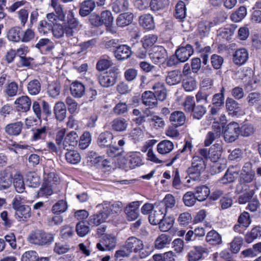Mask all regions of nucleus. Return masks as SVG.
<instances>
[{"instance_id":"1","label":"nucleus","mask_w":261,"mask_h":261,"mask_svg":"<svg viewBox=\"0 0 261 261\" xmlns=\"http://www.w3.org/2000/svg\"><path fill=\"white\" fill-rule=\"evenodd\" d=\"M124 248L129 250L130 253H138L141 258H146L153 251L152 247L149 245L144 246L142 240L135 237H130L126 240Z\"/></svg>"},{"instance_id":"2","label":"nucleus","mask_w":261,"mask_h":261,"mask_svg":"<svg viewBox=\"0 0 261 261\" xmlns=\"http://www.w3.org/2000/svg\"><path fill=\"white\" fill-rule=\"evenodd\" d=\"M20 196L16 195L12 201V207L15 210V217L19 221L26 220L31 216V208L28 205L22 204V200Z\"/></svg>"},{"instance_id":"3","label":"nucleus","mask_w":261,"mask_h":261,"mask_svg":"<svg viewBox=\"0 0 261 261\" xmlns=\"http://www.w3.org/2000/svg\"><path fill=\"white\" fill-rule=\"evenodd\" d=\"M206 164L204 160L198 155L194 156L191 162V166L187 172L191 179L196 180L199 179L201 174L205 169Z\"/></svg>"},{"instance_id":"4","label":"nucleus","mask_w":261,"mask_h":261,"mask_svg":"<svg viewBox=\"0 0 261 261\" xmlns=\"http://www.w3.org/2000/svg\"><path fill=\"white\" fill-rule=\"evenodd\" d=\"M54 237L50 233H46L40 230L32 233L29 237V241L31 243L42 245L53 242Z\"/></svg>"},{"instance_id":"5","label":"nucleus","mask_w":261,"mask_h":261,"mask_svg":"<svg viewBox=\"0 0 261 261\" xmlns=\"http://www.w3.org/2000/svg\"><path fill=\"white\" fill-rule=\"evenodd\" d=\"M240 134V127L239 124L235 122L229 123L224 131V138L228 142H233L239 137Z\"/></svg>"},{"instance_id":"6","label":"nucleus","mask_w":261,"mask_h":261,"mask_svg":"<svg viewBox=\"0 0 261 261\" xmlns=\"http://www.w3.org/2000/svg\"><path fill=\"white\" fill-rule=\"evenodd\" d=\"M149 57L154 64H162L166 60L167 57V50L162 46H154L149 53Z\"/></svg>"},{"instance_id":"7","label":"nucleus","mask_w":261,"mask_h":261,"mask_svg":"<svg viewBox=\"0 0 261 261\" xmlns=\"http://www.w3.org/2000/svg\"><path fill=\"white\" fill-rule=\"evenodd\" d=\"M79 26L81 25H80L79 20L74 17L73 12L69 11L67 16V23L65 25L66 36L73 37L74 33L79 31Z\"/></svg>"},{"instance_id":"8","label":"nucleus","mask_w":261,"mask_h":261,"mask_svg":"<svg viewBox=\"0 0 261 261\" xmlns=\"http://www.w3.org/2000/svg\"><path fill=\"white\" fill-rule=\"evenodd\" d=\"M252 168V164L250 162L244 165L240 175L239 181L241 184H248L253 181L255 174Z\"/></svg>"},{"instance_id":"9","label":"nucleus","mask_w":261,"mask_h":261,"mask_svg":"<svg viewBox=\"0 0 261 261\" xmlns=\"http://www.w3.org/2000/svg\"><path fill=\"white\" fill-rule=\"evenodd\" d=\"M117 75L112 70L99 76V84L103 87H109L114 85L116 81Z\"/></svg>"},{"instance_id":"10","label":"nucleus","mask_w":261,"mask_h":261,"mask_svg":"<svg viewBox=\"0 0 261 261\" xmlns=\"http://www.w3.org/2000/svg\"><path fill=\"white\" fill-rule=\"evenodd\" d=\"M166 215V213L155 202V208L150 212L149 215V221L152 225H156L161 221Z\"/></svg>"},{"instance_id":"11","label":"nucleus","mask_w":261,"mask_h":261,"mask_svg":"<svg viewBox=\"0 0 261 261\" xmlns=\"http://www.w3.org/2000/svg\"><path fill=\"white\" fill-rule=\"evenodd\" d=\"M13 176L9 170L5 169L0 171V191L8 189L12 185Z\"/></svg>"},{"instance_id":"12","label":"nucleus","mask_w":261,"mask_h":261,"mask_svg":"<svg viewBox=\"0 0 261 261\" xmlns=\"http://www.w3.org/2000/svg\"><path fill=\"white\" fill-rule=\"evenodd\" d=\"M116 238L111 235H106L102 241L96 245V247L100 251L111 250L116 246Z\"/></svg>"},{"instance_id":"13","label":"nucleus","mask_w":261,"mask_h":261,"mask_svg":"<svg viewBox=\"0 0 261 261\" xmlns=\"http://www.w3.org/2000/svg\"><path fill=\"white\" fill-rule=\"evenodd\" d=\"M194 50L192 46L187 44L186 46L179 47L176 50L175 55L177 56L180 62L187 61L193 54Z\"/></svg>"},{"instance_id":"14","label":"nucleus","mask_w":261,"mask_h":261,"mask_svg":"<svg viewBox=\"0 0 261 261\" xmlns=\"http://www.w3.org/2000/svg\"><path fill=\"white\" fill-rule=\"evenodd\" d=\"M79 141V136L74 131L68 133L63 142V147L64 149L69 150L77 145Z\"/></svg>"},{"instance_id":"15","label":"nucleus","mask_w":261,"mask_h":261,"mask_svg":"<svg viewBox=\"0 0 261 261\" xmlns=\"http://www.w3.org/2000/svg\"><path fill=\"white\" fill-rule=\"evenodd\" d=\"M208 252V249L205 246H194L188 253V259L189 261H197L202 257L203 254H207Z\"/></svg>"},{"instance_id":"16","label":"nucleus","mask_w":261,"mask_h":261,"mask_svg":"<svg viewBox=\"0 0 261 261\" xmlns=\"http://www.w3.org/2000/svg\"><path fill=\"white\" fill-rule=\"evenodd\" d=\"M140 202L138 201L130 203L124 209V212L129 221H133L136 219L139 215V207Z\"/></svg>"},{"instance_id":"17","label":"nucleus","mask_w":261,"mask_h":261,"mask_svg":"<svg viewBox=\"0 0 261 261\" xmlns=\"http://www.w3.org/2000/svg\"><path fill=\"white\" fill-rule=\"evenodd\" d=\"M101 205L104 211L108 213V216L110 214L115 215L120 213L123 207L122 203L119 201L114 202L105 201Z\"/></svg>"},{"instance_id":"18","label":"nucleus","mask_w":261,"mask_h":261,"mask_svg":"<svg viewBox=\"0 0 261 261\" xmlns=\"http://www.w3.org/2000/svg\"><path fill=\"white\" fill-rule=\"evenodd\" d=\"M239 172L240 168L238 167L230 166L220 181L223 184L232 182L238 177Z\"/></svg>"},{"instance_id":"19","label":"nucleus","mask_w":261,"mask_h":261,"mask_svg":"<svg viewBox=\"0 0 261 261\" xmlns=\"http://www.w3.org/2000/svg\"><path fill=\"white\" fill-rule=\"evenodd\" d=\"M221 134V127L218 123H215L212 126V130L208 132L206 134L204 140V145L205 146H210L214 141L220 137Z\"/></svg>"},{"instance_id":"20","label":"nucleus","mask_w":261,"mask_h":261,"mask_svg":"<svg viewBox=\"0 0 261 261\" xmlns=\"http://www.w3.org/2000/svg\"><path fill=\"white\" fill-rule=\"evenodd\" d=\"M156 203L167 214L169 210L172 209L175 205L176 200L174 196L168 194L163 200L156 202Z\"/></svg>"},{"instance_id":"21","label":"nucleus","mask_w":261,"mask_h":261,"mask_svg":"<svg viewBox=\"0 0 261 261\" xmlns=\"http://www.w3.org/2000/svg\"><path fill=\"white\" fill-rule=\"evenodd\" d=\"M142 103L150 109H153L158 106V102L153 92L150 91H145L142 95Z\"/></svg>"},{"instance_id":"22","label":"nucleus","mask_w":261,"mask_h":261,"mask_svg":"<svg viewBox=\"0 0 261 261\" xmlns=\"http://www.w3.org/2000/svg\"><path fill=\"white\" fill-rule=\"evenodd\" d=\"M31 103V100L28 96H21L15 101L17 110L22 112H28L30 109Z\"/></svg>"},{"instance_id":"23","label":"nucleus","mask_w":261,"mask_h":261,"mask_svg":"<svg viewBox=\"0 0 261 261\" xmlns=\"http://www.w3.org/2000/svg\"><path fill=\"white\" fill-rule=\"evenodd\" d=\"M132 51L130 47L127 45H121L117 47L114 51L115 57L119 60H124L128 59L132 55Z\"/></svg>"},{"instance_id":"24","label":"nucleus","mask_w":261,"mask_h":261,"mask_svg":"<svg viewBox=\"0 0 261 261\" xmlns=\"http://www.w3.org/2000/svg\"><path fill=\"white\" fill-rule=\"evenodd\" d=\"M249 57L247 50L244 48L237 49L233 55V61L235 64L242 65L245 64Z\"/></svg>"},{"instance_id":"25","label":"nucleus","mask_w":261,"mask_h":261,"mask_svg":"<svg viewBox=\"0 0 261 261\" xmlns=\"http://www.w3.org/2000/svg\"><path fill=\"white\" fill-rule=\"evenodd\" d=\"M95 8V3L93 0H85L80 5L79 14L82 17L89 15Z\"/></svg>"},{"instance_id":"26","label":"nucleus","mask_w":261,"mask_h":261,"mask_svg":"<svg viewBox=\"0 0 261 261\" xmlns=\"http://www.w3.org/2000/svg\"><path fill=\"white\" fill-rule=\"evenodd\" d=\"M113 138V135L111 132L106 131L99 135L97 144L101 147H109L112 143Z\"/></svg>"},{"instance_id":"27","label":"nucleus","mask_w":261,"mask_h":261,"mask_svg":"<svg viewBox=\"0 0 261 261\" xmlns=\"http://www.w3.org/2000/svg\"><path fill=\"white\" fill-rule=\"evenodd\" d=\"M153 92L156 100L164 101L167 98V90L164 86V85L161 83H155L152 87Z\"/></svg>"},{"instance_id":"28","label":"nucleus","mask_w":261,"mask_h":261,"mask_svg":"<svg viewBox=\"0 0 261 261\" xmlns=\"http://www.w3.org/2000/svg\"><path fill=\"white\" fill-rule=\"evenodd\" d=\"M23 123L21 121H17L7 124L5 127V132L11 136L19 135L22 130Z\"/></svg>"},{"instance_id":"29","label":"nucleus","mask_w":261,"mask_h":261,"mask_svg":"<svg viewBox=\"0 0 261 261\" xmlns=\"http://www.w3.org/2000/svg\"><path fill=\"white\" fill-rule=\"evenodd\" d=\"M250 186L247 185H244L242 187V192L243 194L239 196L238 202L239 204H245L248 202L253 196L254 191L249 189Z\"/></svg>"},{"instance_id":"30","label":"nucleus","mask_w":261,"mask_h":261,"mask_svg":"<svg viewBox=\"0 0 261 261\" xmlns=\"http://www.w3.org/2000/svg\"><path fill=\"white\" fill-rule=\"evenodd\" d=\"M169 120L173 125L180 126L184 124L186 116L181 111H175L171 114Z\"/></svg>"},{"instance_id":"31","label":"nucleus","mask_w":261,"mask_h":261,"mask_svg":"<svg viewBox=\"0 0 261 261\" xmlns=\"http://www.w3.org/2000/svg\"><path fill=\"white\" fill-rule=\"evenodd\" d=\"M111 124L112 128L117 132L125 131L128 125L127 121L123 118H115Z\"/></svg>"},{"instance_id":"32","label":"nucleus","mask_w":261,"mask_h":261,"mask_svg":"<svg viewBox=\"0 0 261 261\" xmlns=\"http://www.w3.org/2000/svg\"><path fill=\"white\" fill-rule=\"evenodd\" d=\"M222 150L221 144L216 143L210 148L209 159L213 162H216L220 159Z\"/></svg>"},{"instance_id":"33","label":"nucleus","mask_w":261,"mask_h":261,"mask_svg":"<svg viewBox=\"0 0 261 261\" xmlns=\"http://www.w3.org/2000/svg\"><path fill=\"white\" fill-rule=\"evenodd\" d=\"M129 167L135 168L143 164L142 155L140 152H130L127 155Z\"/></svg>"},{"instance_id":"34","label":"nucleus","mask_w":261,"mask_h":261,"mask_svg":"<svg viewBox=\"0 0 261 261\" xmlns=\"http://www.w3.org/2000/svg\"><path fill=\"white\" fill-rule=\"evenodd\" d=\"M70 89L71 94L75 97H82L85 93V86L79 82H73Z\"/></svg>"},{"instance_id":"35","label":"nucleus","mask_w":261,"mask_h":261,"mask_svg":"<svg viewBox=\"0 0 261 261\" xmlns=\"http://www.w3.org/2000/svg\"><path fill=\"white\" fill-rule=\"evenodd\" d=\"M181 77L180 72L178 70H174L169 72L166 78V83L169 85H175L180 82Z\"/></svg>"},{"instance_id":"36","label":"nucleus","mask_w":261,"mask_h":261,"mask_svg":"<svg viewBox=\"0 0 261 261\" xmlns=\"http://www.w3.org/2000/svg\"><path fill=\"white\" fill-rule=\"evenodd\" d=\"M21 29L19 27H14L10 29L7 33L8 39L12 42L21 41Z\"/></svg>"},{"instance_id":"37","label":"nucleus","mask_w":261,"mask_h":261,"mask_svg":"<svg viewBox=\"0 0 261 261\" xmlns=\"http://www.w3.org/2000/svg\"><path fill=\"white\" fill-rule=\"evenodd\" d=\"M134 18L132 13H123L119 15L117 19V24L120 27H124L132 23Z\"/></svg>"},{"instance_id":"38","label":"nucleus","mask_w":261,"mask_h":261,"mask_svg":"<svg viewBox=\"0 0 261 261\" xmlns=\"http://www.w3.org/2000/svg\"><path fill=\"white\" fill-rule=\"evenodd\" d=\"M205 240L211 245H220L222 242L221 235L214 230H212L207 233Z\"/></svg>"},{"instance_id":"39","label":"nucleus","mask_w":261,"mask_h":261,"mask_svg":"<svg viewBox=\"0 0 261 261\" xmlns=\"http://www.w3.org/2000/svg\"><path fill=\"white\" fill-rule=\"evenodd\" d=\"M13 186L15 191L19 193H22L25 191V186L22 175L18 172L16 173L13 176Z\"/></svg>"},{"instance_id":"40","label":"nucleus","mask_w":261,"mask_h":261,"mask_svg":"<svg viewBox=\"0 0 261 261\" xmlns=\"http://www.w3.org/2000/svg\"><path fill=\"white\" fill-rule=\"evenodd\" d=\"M174 148L173 143L169 140H165L160 142L157 146L159 153L165 154L170 152Z\"/></svg>"},{"instance_id":"41","label":"nucleus","mask_w":261,"mask_h":261,"mask_svg":"<svg viewBox=\"0 0 261 261\" xmlns=\"http://www.w3.org/2000/svg\"><path fill=\"white\" fill-rule=\"evenodd\" d=\"M54 113L58 120H63L66 115V108L65 104L61 101L57 102L54 107Z\"/></svg>"},{"instance_id":"42","label":"nucleus","mask_w":261,"mask_h":261,"mask_svg":"<svg viewBox=\"0 0 261 261\" xmlns=\"http://www.w3.org/2000/svg\"><path fill=\"white\" fill-rule=\"evenodd\" d=\"M139 23L146 29L151 30L154 28L153 18L149 14L141 16L139 18Z\"/></svg>"},{"instance_id":"43","label":"nucleus","mask_w":261,"mask_h":261,"mask_svg":"<svg viewBox=\"0 0 261 261\" xmlns=\"http://www.w3.org/2000/svg\"><path fill=\"white\" fill-rule=\"evenodd\" d=\"M129 6L128 0H116L112 4L113 10L116 13L126 11Z\"/></svg>"},{"instance_id":"44","label":"nucleus","mask_w":261,"mask_h":261,"mask_svg":"<svg viewBox=\"0 0 261 261\" xmlns=\"http://www.w3.org/2000/svg\"><path fill=\"white\" fill-rule=\"evenodd\" d=\"M171 239L166 234L160 235L155 240L154 246L156 249H162L170 244Z\"/></svg>"},{"instance_id":"45","label":"nucleus","mask_w":261,"mask_h":261,"mask_svg":"<svg viewBox=\"0 0 261 261\" xmlns=\"http://www.w3.org/2000/svg\"><path fill=\"white\" fill-rule=\"evenodd\" d=\"M197 200L199 201H204L208 196L210 191L208 188L205 186H202L195 188L194 193Z\"/></svg>"},{"instance_id":"46","label":"nucleus","mask_w":261,"mask_h":261,"mask_svg":"<svg viewBox=\"0 0 261 261\" xmlns=\"http://www.w3.org/2000/svg\"><path fill=\"white\" fill-rule=\"evenodd\" d=\"M261 237V227L257 226L252 229L250 232L245 235V240L248 243H251L255 239Z\"/></svg>"},{"instance_id":"47","label":"nucleus","mask_w":261,"mask_h":261,"mask_svg":"<svg viewBox=\"0 0 261 261\" xmlns=\"http://www.w3.org/2000/svg\"><path fill=\"white\" fill-rule=\"evenodd\" d=\"M35 47L41 50L45 48V51H50L54 48V45L50 39L42 38L36 44Z\"/></svg>"},{"instance_id":"48","label":"nucleus","mask_w":261,"mask_h":261,"mask_svg":"<svg viewBox=\"0 0 261 261\" xmlns=\"http://www.w3.org/2000/svg\"><path fill=\"white\" fill-rule=\"evenodd\" d=\"M29 93L31 95H36L41 90V84L37 80H33L29 82L27 85Z\"/></svg>"},{"instance_id":"49","label":"nucleus","mask_w":261,"mask_h":261,"mask_svg":"<svg viewBox=\"0 0 261 261\" xmlns=\"http://www.w3.org/2000/svg\"><path fill=\"white\" fill-rule=\"evenodd\" d=\"M67 161L72 164H76L79 163L81 160L80 153L75 150L70 149L65 154Z\"/></svg>"},{"instance_id":"50","label":"nucleus","mask_w":261,"mask_h":261,"mask_svg":"<svg viewBox=\"0 0 261 261\" xmlns=\"http://www.w3.org/2000/svg\"><path fill=\"white\" fill-rule=\"evenodd\" d=\"M225 105L227 110L230 114L236 113L240 111L239 103L231 98H227Z\"/></svg>"},{"instance_id":"51","label":"nucleus","mask_w":261,"mask_h":261,"mask_svg":"<svg viewBox=\"0 0 261 261\" xmlns=\"http://www.w3.org/2000/svg\"><path fill=\"white\" fill-rule=\"evenodd\" d=\"M108 213H107L104 210L101 212L93 215L90 219V222L96 225H98L100 223L104 222L108 218Z\"/></svg>"},{"instance_id":"52","label":"nucleus","mask_w":261,"mask_h":261,"mask_svg":"<svg viewBox=\"0 0 261 261\" xmlns=\"http://www.w3.org/2000/svg\"><path fill=\"white\" fill-rule=\"evenodd\" d=\"M169 4V0H151L150 7L152 11H156L164 9Z\"/></svg>"},{"instance_id":"53","label":"nucleus","mask_w":261,"mask_h":261,"mask_svg":"<svg viewBox=\"0 0 261 261\" xmlns=\"http://www.w3.org/2000/svg\"><path fill=\"white\" fill-rule=\"evenodd\" d=\"M101 20L102 24H105L107 28L111 27L113 24L114 18L110 11L106 10L101 13Z\"/></svg>"},{"instance_id":"54","label":"nucleus","mask_w":261,"mask_h":261,"mask_svg":"<svg viewBox=\"0 0 261 261\" xmlns=\"http://www.w3.org/2000/svg\"><path fill=\"white\" fill-rule=\"evenodd\" d=\"M27 182L29 187L36 188L40 185V177L36 173L30 172L27 176Z\"/></svg>"},{"instance_id":"55","label":"nucleus","mask_w":261,"mask_h":261,"mask_svg":"<svg viewBox=\"0 0 261 261\" xmlns=\"http://www.w3.org/2000/svg\"><path fill=\"white\" fill-rule=\"evenodd\" d=\"M197 200L195 193L192 191H188L182 197V201L185 205L187 206H192L195 204Z\"/></svg>"},{"instance_id":"56","label":"nucleus","mask_w":261,"mask_h":261,"mask_svg":"<svg viewBox=\"0 0 261 261\" xmlns=\"http://www.w3.org/2000/svg\"><path fill=\"white\" fill-rule=\"evenodd\" d=\"M53 29L51 23H49L46 20H42L39 22L37 30L40 34H47Z\"/></svg>"},{"instance_id":"57","label":"nucleus","mask_w":261,"mask_h":261,"mask_svg":"<svg viewBox=\"0 0 261 261\" xmlns=\"http://www.w3.org/2000/svg\"><path fill=\"white\" fill-rule=\"evenodd\" d=\"M158 37L155 35L149 34L145 36L141 40L144 49L152 46L157 41Z\"/></svg>"},{"instance_id":"58","label":"nucleus","mask_w":261,"mask_h":261,"mask_svg":"<svg viewBox=\"0 0 261 261\" xmlns=\"http://www.w3.org/2000/svg\"><path fill=\"white\" fill-rule=\"evenodd\" d=\"M211 94L208 90L201 89L196 95V101L199 103H208V97Z\"/></svg>"},{"instance_id":"59","label":"nucleus","mask_w":261,"mask_h":261,"mask_svg":"<svg viewBox=\"0 0 261 261\" xmlns=\"http://www.w3.org/2000/svg\"><path fill=\"white\" fill-rule=\"evenodd\" d=\"M174 220L170 217L164 218L160 222L159 227L161 231L166 232L170 230L173 226Z\"/></svg>"},{"instance_id":"60","label":"nucleus","mask_w":261,"mask_h":261,"mask_svg":"<svg viewBox=\"0 0 261 261\" xmlns=\"http://www.w3.org/2000/svg\"><path fill=\"white\" fill-rule=\"evenodd\" d=\"M225 161L220 160L216 162H213L211 167V172L212 174H218L226 168Z\"/></svg>"},{"instance_id":"61","label":"nucleus","mask_w":261,"mask_h":261,"mask_svg":"<svg viewBox=\"0 0 261 261\" xmlns=\"http://www.w3.org/2000/svg\"><path fill=\"white\" fill-rule=\"evenodd\" d=\"M113 63L109 57L101 58L97 63L96 69L99 71L108 69Z\"/></svg>"},{"instance_id":"62","label":"nucleus","mask_w":261,"mask_h":261,"mask_svg":"<svg viewBox=\"0 0 261 261\" xmlns=\"http://www.w3.org/2000/svg\"><path fill=\"white\" fill-rule=\"evenodd\" d=\"M182 87L186 91H192L196 88V82L193 77H188L183 80Z\"/></svg>"},{"instance_id":"63","label":"nucleus","mask_w":261,"mask_h":261,"mask_svg":"<svg viewBox=\"0 0 261 261\" xmlns=\"http://www.w3.org/2000/svg\"><path fill=\"white\" fill-rule=\"evenodd\" d=\"M79 140V147L82 149H85L90 145L91 141L90 134L89 132H85L81 136Z\"/></svg>"},{"instance_id":"64","label":"nucleus","mask_w":261,"mask_h":261,"mask_svg":"<svg viewBox=\"0 0 261 261\" xmlns=\"http://www.w3.org/2000/svg\"><path fill=\"white\" fill-rule=\"evenodd\" d=\"M76 231L80 237H84L90 231V228L88 224L81 221L76 224Z\"/></svg>"}]
</instances>
